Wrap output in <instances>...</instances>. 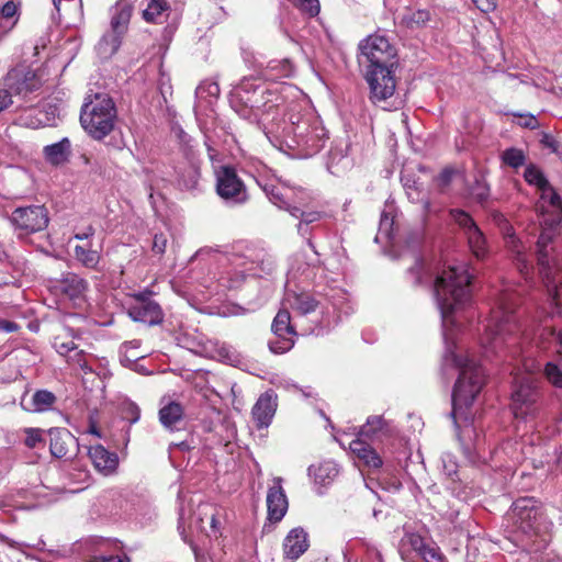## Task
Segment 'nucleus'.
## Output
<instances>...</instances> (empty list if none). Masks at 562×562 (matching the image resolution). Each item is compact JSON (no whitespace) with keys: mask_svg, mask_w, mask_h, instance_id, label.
Returning <instances> with one entry per match:
<instances>
[{"mask_svg":"<svg viewBox=\"0 0 562 562\" xmlns=\"http://www.w3.org/2000/svg\"><path fill=\"white\" fill-rule=\"evenodd\" d=\"M265 191L269 198V200L279 206L280 209H284L291 213L293 206H291L290 200L292 195L295 194V187H290L285 184L280 186H266Z\"/></svg>","mask_w":562,"mask_h":562,"instance_id":"obj_29","label":"nucleus"},{"mask_svg":"<svg viewBox=\"0 0 562 562\" xmlns=\"http://www.w3.org/2000/svg\"><path fill=\"white\" fill-rule=\"evenodd\" d=\"M493 220L496 223V225L499 227L502 234L505 231H508V229L513 228V226L509 224L507 218L502 213H498V212L494 213L493 214Z\"/></svg>","mask_w":562,"mask_h":562,"instance_id":"obj_62","label":"nucleus"},{"mask_svg":"<svg viewBox=\"0 0 562 562\" xmlns=\"http://www.w3.org/2000/svg\"><path fill=\"white\" fill-rule=\"evenodd\" d=\"M450 215L462 228L471 252L477 259H484L488 254L487 241L473 218L462 210H451Z\"/></svg>","mask_w":562,"mask_h":562,"instance_id":"obj_12","label":"nucleus"},{"mask_svg":"<svg viewBox=\"0 0 562 562\" xmlns=\"http://www.w3.org/2000/svg\"><path fill=\"white\" fill-rule=\"evenodd\" d=\"M518 124L522 127L535 130L538 127V120L533 115H520Z\"/></svg>","mask_w":562,"mask_h":562,"instance_id":"obj_61","label":"nucleus"},{"mask_svg":"<svg viewBox=\"0 0 562 562\" xmlns=\"http://www.w3.org/2000/svg\"><path fill=\"white\" fill-rule=\"evenodd\" d=\"M394 217L390 212L383 211L381 214L380 225H379V234L384 236L385 238L392 237Z\"/></svg>","mask_w":562,"mask_h":562,"instance_id":"obj_51","label":"nucleus"},{"mask_svg":"<svg viewBox=\"0 0 562 562\" xmlns=\"http://www.w3.org/2000/svg\"><path fill=\"white\" fill-rule=\"evenodd\" d=\"M482 12H491L496 8L495 0H472Z\"/></svg>","mask_w":562,"mask_h":562,"instance_id":"obj_63","label":"nucleus"},{"mask_svg":"<svg viewBox=\"0 0 562 562\" xmlns=\"http://www.w3.org/2000/svg\"><path fill=\"white\" fill-rule=\"evenodd\" d=\"M552 235L549 231H543L537 241L538 247V263L540 266V272L543 278H547L549 280L550 274L555 273L553 268L550 266L548 256L544 252L546 247L551 241Z\"/></svg>","mask_w":562,"mask_h":562,"instance_id":"obj_35","label":"nucleus"},{"mask_svg":"<svg viewBox=\"0 0 562 562\" xmlns=\"http://www.w3.org/2000/svg\"><path fill=\"white\" fill-rule=\"evenodd\" d=\"M282 305L288 310L292 308L301 315H306L315 311L317 302L308 293L288 291L284 295Z\"/></svg>","mask_w":562,"mask_h":562,"instance_id":"obj_24","label":"nucleus"},{"mask_svg":"<svg viewBox=\"0 0 562 562\" xmlns=\"http://www.w3.org/2000/svg\"><path fill=\"white\" fill-rule=\"evenodd\" d=\"M541 144L562 158V142L549 134H544L541 138Z\"/></svg>","mask_w":562,"mask_h":562,"instance_id":"obj_54","label":"nucleus"},{"mask_svg":"<svg viewBox=\"0 0 562 562\" xmlns=\"http://www.w3.org/2000/svg\"><path fill=\"white\" fill-rule=\"evenodd\" d=\"M311 200L312 196L305 189L295 187V194L292 195L290 203L291 205L294 203L304 206L307 205Z\"/></svg>","mask_w":562,"mask_h":562,"instance_id":"obj_56","label":"nucleus"},{"mask_svg":"<svg viewBox=\"0 0 562 562\" xmlns=\"http://www.w3.org/2000/svg\"><path fill=\"white\" fill-rule=\"evenodd\" d=\"M543 281L548 291L551 305H553L555 313H559V284L562 283V278L553 273L550 274L549 280L547 278H543Z\"/></svg>","mask_w":562,"mask_h":562,"instance_id":"obj_44","label":"nucleus"},{"mask_svg":"<svg viewBox=\"0 0 562 562\" xmlns=\"http://www.w3.org/2000/svg\"><path fill=\"white\" fill-rule=\"evenodd\" d=\"M0 13L2 18L11 19L15 14L18 15V5L14 2L9 1L2 5Z\"/></svg>","mask_w":562,"mask_h":562,"instance_id":"obj_60","label":"nucleus"},{"mask_svg":"<svg viewBox=\"0 0 562 562\" xmlns=\"http://www.w3.org/2000/svg\"><path fill=\"white\" fill-rule=\"evenodd\" d=\"M291 215L296 217V218H301V222L297 225V232L301 235H305L306 234V226L308 224L318 222L323 217V213L322 212H318V211L304 212L299 206H293L292 207Z\"/></svg>","mask_w":562,"mask_h":562,"instance_id":"obj_42","label":"nucleus"},{"mask_svg":"<svg viewBox=\"0 0 562 562\" xmlns=\"http://www.w3.org/2000/svg\"><path fill=\"white\" fill-rule=\"evenodd\" d=\"M401 181L406 190L407 198L413 203H420L424 213L430 212L429 200L426 198V194L423 192L417 181L407 172V170L402 171Z\"/></svg>","mask_w":562,"mask_h":562,"instance_id":"obj_26","label":"nucleus"},{"mask_svg":"<svg viewBox=\"0 0 562 562\" xmlns=\"http://www.w3.org/2000/svg\"><path fill=\"white\" fill-rule=\"evenodd\" d=\"M276 409L277 402L273 394L270 392L261 394L251 409V415L257 427H268L274 416Z\"/></svg>","mask_w":562,"mask_h":562,"instance_id":"obj_19","label":"nucleus"},{"mask_svg":"<svg viewBox=\"0 0 562 562\" xmlns=\"http://www.w3.org/2000/svg\"><path fill=\"white\" fill-rule=\"evenodd\" d=\"M359 48L361 63L367 64V69H391L397 66L396 48L384 35L368 36L360 43Z\"/></svg>","mask_w":562,"mask_h":562,"instance_id":"obj_7","label":"nucleus"},{"mask_svg":"<svg viewBox=\"0 0 562 562\" xmlns=\"http://www.w3.org/2000/svg\"><path fill=\"white\" fill-rule=\"evenodd\" d=\"M132 15V7L126 2H116L111 8V31L120 36L126 33Z\"/></svg>","mask_w":562,"mask_h":562,"instance_id":"obj_25","label":"nucleus"},{"mask_svg":"<svg viewBox=\"0 0 562 562\" xmlns=\"http://www.w3.org/2000/svg\"><path fill=\"white\" fill-rule=\"evenodd\" d=\"M301 7L312 16L318 14L319 12L318 0H302Z\"/></svg>","mask_w":562,"mask_h":562,"instance_id":"obj_59","label":"nucleus"},{"mask_svg":"<svg viewBox=\"0 0 562 562\" xmlns=\"http://www.w3.org/2000/svg\"><path fill=\"white\" fill-rule=\"evenodd\" d=\"M78 364L81 370V383L83 389L89 393H97V395L100 396L103 391V382L99 374L86 363H81L80 359L78 360Z\"/></svg>","mask_w":562,"mask_h":562,"instance_id":"obj_34","label":"nucleus"},{"mask_svg":"<svg viewBox=\"0 0 562 562\" xmlns=\"http://www.w3.org/2000/svg\"><path fill=\"white\" fill-rule=\"evenodd\" d=\"M183 407L177 402H170L159 411V420L167 429L175 430L183 418Z\"/></svg>","mask_w":562,"mask_h":562,"instance_id":"obj_33","label":"nucleus"},{"mask_svg":"<svg viewBox=\"0 0 562 562\" xmlns=\"http://www.w3.org/2000/svg\"><path fill=\"white\" fill-rule=\"evenodd\" d=\"M307 548V535L301 528L292 529L283 542L284 557L291 561L299 559Z\"/></svg>","mask_w":562,"mask_h":562,"instance_id":"obj_22","label":"nucleus"},{"mask_svg":"<svg viewBox=\"0 0 562 562\" xmlns=\"http://www.w3.org/2000/svg\"><path fill=\"white\" fill-rule=\"evenodd\" d=\"M16 123L29 128H40L49 126V120L43 117V113L38 106H34L23 111L18 117Z\"/></svg>","mask_w":562,"mask_h":562,"instance_id":"obj_38","label":"nucleus"},{"mask_svg":"<svg viewBox=\"0 0 562 562\" xmlns=\"http://www.w3.org/2000/svg\"><path fill=\"white\" fill-rule=\"evenodd\" d=\"M56 402L54 393L47 390H38L30 397L25 393L21 398V407L31 413H43L50 409Z\"/></svg>","mask_w":562,"mask_h":562,"instance_id":"obj_21","label":"nucleus"},{"mask_svg":"<svg viewBox=\"0 0 562 562\" xmlns=\"http://www.w3.org/2000/svg\"><path fill=\"white\" fill-rule=\"evenodd\" d=\"M458 370L459 376L452 391V416H461L469 408L481 392L485 374L482 367L470 356L450 352L445 357Z\"/></svg>","mask_w":562,"mask_h":562,"instance_id":"obj_3","label":"nucleus"},{"mask_svg":"<svg viewBox=\"0 0 562 562\" xmlns=\"http://www.w3.org/2000/svg\"><path fill=\"white\" fill-rule=\"evenodd\" d=\"M470 194L477 202L483 203L490 195V188L483 179H475L471 187Z\"/></svg>","mask_w":562,"mask_h":562,"instance_id":"obj_50","label":"nucleus"},{"mask_svg":"<svg viewBox=\"0 0 562 562\" xmlns=\"http://www.w3.org/2000/svg\"><path fill=\"white\" fill-rule=\"evenodd\" d=\"M349 448L363 463L370 468L379 469L382 465V459L376 451L361 438L353 439Z\"/></svg>","mask_w":562,"mask_h":562,"instance_id":"obj_27","label":"nucleus"},{"mask_svg":"<svg viewBox=\"0 0 562 562\" xmlns=\"http://www.w3.org/2000/svg\"><path fill=\"white\" fill-rule=\"evenodd\" d=\"M547 380L555 387L562 389V369L554 362H548L544 367Z\"/></svg>","mask_w":562,"mask_h":562,"instance_id":"obj_49","label":"nucleus"},{"mask_svg":"<svg viewBox=\"0 0 562 562\" xmlns=\"http://www.w3.org/2000/svg\"><path fill=\"white\" fill-rule=\"evenodd\" d=\"M11 221L18 229L31 234L45 229L49 220L43 205H32L15 209Z\"/></svg>","mask_w":562,"mask_h":562,"instance_id":"obj_13","label":"nucleus"},{"mask_svg":"<svg viewBox=\"0 0 562 562\" xmlns=\"http://www.w3.org/2000/svg\"><path fill=\"white\" fill-rule=\"evenodd\" d=\"M187 161L177 167V183L182 190H193L200 179V161L190 149L186 151Z\"/></svg>","mask_w":562,"mask_h":562,"instance_id":"obj_18","label":"nucleus"},{"mask_svg":"<svg viewBox=\"0 0 562 562\" xmlns=\"http://www.w3.org/2000/svg\"><path fill=\"white\" fill-rule=\"evenodd\" d=\"M403 548L409 547L414 552L420 555L424 550L428 547L425 540L417 533H408L402 540Z\"/></svg>","mask_w":562,"mask_h":562,"instance_id":"obj_48","label":"nucleus"},{"mask_svg":"<svg viewBox=\"0 0 562 562\" xmlns=\"http://www.w3.org/2000/svg\"><path fill=\"white\" fill-rule=\"evenodd\" d=\"M87 291V281L72 277V316H85L89 312L91 305L86 294Z\"/></svg>","mask_w":562,"mask_h":562,"instance_id":"obj_23","label":"nucleus"},{"mask_svg":"<svg viewBox=\"0 0 562 562\" xmlns=\"http://www.w3.org/2000/svg\"><path fill=\"white\" fill-rule=\"evenodd\" d=\"M400 23L408 29H418L424 26L429 20L430 14L427 10H412L406 9L397 15Z\"/></svg>","mask_w":562,"mask_h":562,"instance_id":"obj_36","label":"nucleus"},{"mask_svg":"<svg viewBox=\"0 0 562 562\" xmlns=\"http://www.w3.org/2000/svg\"><path fill=\"white\" fill-rule=\"evenodd\" d=\"M502 159L509 167L518 168L525 164L526 156L521 149L512 147L503 151Z\"/></svg>","mask_w":562,"mask_h":562,"instance_id":"obj_47","label":"nucleus"},{"mask_svg":"<svg viewBox=\"0 0 562 562\" xmlns=\"http://www.w3.org/2000/svg\"><path fill=\"white\" fill-rule=\"evenodd\" d=\"M395 68L367 69L366 80L370 88V100L374 104L386 102L396 89Z\"/></svg>","mask_w":562,"mask_h":562,"instance_id":"obj_11","label":"nucleus"},{"mask_svg":"<svg viewBox=\"0 0 562 562\" xmlns=\"http://www.w3.org/2000/svg\"><path fill=\"white\" fill-rule=\"evenodd\" d=\"M516 296L509 290L502 291L485 325V333L481 337V346L486 357L497 353L498 349L507 342V337L517 330L514 315Z\"/></svg>","mask_w":562,"mask_h":562,"instance_id":"obj_4","label":"nucleus"},{"mask_svg":"<svg viewBox=\"0 0 562 562\" xmlns=\"http://www.w3.org/2000/svg\"><path fill=\"white\" fill-rule=\"evenodd\" d=\"M265 94L270 93L255 87L250 79H244L232 91V108L239 116L256 122L268 137L292 135L294 143L305 147L310 155L317 153L327 137L322 122L314 115L293 114L281 131L279 109L265 101Z\"/></svg>","mask_w":562,"mask_h":562,"instance_id":"obj_1","label":"nucleus"},{"mask_svg":"<svg viewBox=\"0 0 562 562\" xmlns=\"http://www.w3.org/2000/svg\"><path fill=\"white\" fill-rule=\"evenodd\" d=\"M75 256L78 262L83 267L93 269L100 261V254L92 249L90 241L75 247Z\"/></svg>","mask_w":562,"mask_h":562,"instance_id":"obj_39","label":"nucleus"},{"mask_svg":"<svg viewBox=\"0 0 562 562\" xmlns=\"http://www.w3.org/2000/svg\"><path fill=\"white\" fill-rule=\"evenodd\" d=\"M122 43V36L110 31L104 34L98 44V52L101 57L109 58L114 55L120 48Z\"/></svg>","mask_w":562,"mask_h":562,"instance_id":"obj_41","label":"nucleus"},{"mask_svg":"<svg viewBox=\"0 0 562 562\" xmlns=\"http://www.w3.org/2000/svg\"><path fill=\"white\" fill-rule=\"evenodd\" d=\"M4 87L15 95L26 97L29 93L37 90L42 80L32 69L20 66L11 69L4 78Z\"/></svg>","mask_w":562,"mask_h":562,"instance_id":"obj_14","label":"nucleus"},{"mask_svg":"<svg viewBox=\"0 0 562 562\" xmlns=\"http://www.w3.org/2000/svg\"><path fill=\"white\" fill-rule=\"evenodd\" d=\"M536 211L543 216V224L552 228L562 220V201L554 189L548 184L540 189Z\"/></svg>","mask_w":562,"mask_h":562,"instance_id":"obj_15","label":"nucleus"},{"mask_svg":"<svg viewBox=\"0 0 562 562\" xmlns=\"http://www.w3.org/2000/svg\"><path fill=\"white\" fill-rule=\"evenodd\" d=\"M200 514L204 515L210 524L211 531L209 533L210 537H217L221 530V522L218 517L221 516V509L214 507L213 505L204 504L199 506Z\"/></svg>","mask_w":562,"mask_h":562,"instance_id":"obj_43","label":"nucleus"},{"mask_svg":"<svg viewBox=\"0 0 562 562\" xmlns=\"http://www.w3.org/2000/svg\"><path fill=\"white\" fill-rule=\"evenodd\" d=\"M282 482L281 477H274L272 485L269 486L267 492L268 519L274 522L280 521L284 517L289 507Z\"/></svg>","mask_w":562,"mask_h":562,"instance_id":"obj_17","label":"nucleus"},{"mask_svg":"<svg viewBox=\"0 0 562 562\" xmlns=\"http://www.w3.org/2000/svg\"><path fill=\"white\" fill-rule=\"evenodd\" d=\"M41 112L43 113V117L49 120V125H55L57 116L59 114V109L56 104L45 103L38 105Z\"/></svg>","mask_w":562,"mask_h":562,"instance_id":"obj_53","label":"nucleus"},{"mask_svg":"<svg viewBox=\"0 0 562 562\" xmlns=\"http://www.w3.org/2000/svg\"><path fill=\"white\" fill-rule=\"evenodd\" d=\"M50 452L56 458H61L67 453L66 443L63 441V431L58 428L49 430Z\"/></svg>","mask_w":562,"mask_h":562,"instance_id":"obj_45","label":"nucleus"},{"mask_svg":"<svg viewBox=\"0 0 562 562\" xmlns=\"http://www.w3.org/2000/svg\"><path fill=\"white\" fill-rule=\"evenodd\" d=\"M503 237L506 248L516 256V259L519 262V270L521 272L528 270V262L525 258L526 247L519 237L516 236L514 228L505 231L503 233Z\"/></svg>","mask_w":562,"mask_h":562,"instance_id":"obj_32","label":"nucleus"},{"mask_svg":"<svg viewBox=\"0 0 562 562\" xmlns=\"http://www.w3.org/2000/svg\"><path fill=\"white\" fill-rule=\"evenodd\" d=\"M419 557L424 562H446L443 555L435 546H428Z\"/></svg>","mask_w":562,"mask_h":562,"instance_id":"obj_52","label":"nucleus"},{"mask_svg":"<svg viewBox=\"0 0 562 562\" xmlns=\"http://www.w3.org/2000/svg\"><path fill=\"white\" fill-rule=\"evenodd\" d=\"M294 72L292 63L284 58L280 60H270L260 75L265 80L279 81L284 78H290Z\"/></svg>","mask_w":562,"mask_h":562,"instance_id":"obj_28","label":"nucleus"},{"mask_svg":"<svg viewBox=\"0 0 562 562\" xmlns=\"http://www.w3.org/2000/svg\"><path fill=\"white\" fill-rule=\"evenodd\" d=\"M26 438H25V445L29 448H34L36 445L42 441L41 430L36 428H27L25 430Z\"/></svg>","mask_w":562,"mask_h":562,"instance_id":"obj_58","label":"nucleus"},{"mask_svg":"<svg viewBox=\"0 0 562 562\" xmlns=\"http://www.w3.org/2000/svg\"><path fill=\"white\" fill-rule=\"evenodd\" d=\"M168 238L164 233L155 234L151 250L156 255H162L166 251Z\"/></svg>","mask_w":562,"mask_h":562,"instance_id":"obj_55","label":"nucleus"},{"mask_svg":"<svg viewBox=\"0 0 562 562\" xmlns=\"http://www.w3.org/2000/svg\"><path fill=\"white\" fill-rule=\"evenodd\" d=\"M169 5L165 0H149L147 7L143 11V16L147 22L161 23L166 18Z\"/></svg>","mask_w":562,"mask_h":562,"instance_id":"obj_40","label":"nucleus"},{"mask_svg":"<svg viewBox=\"0 0 562 562\" xmlns=\"http://www.w3.org/2000/svg\"><path fill=\"white\" fill-rule=\"evenodd\" d=\"M47 162L54 166L61 165L68 160L70 155V140L65 137L60 142L47 145L43 149Z\"/></svg>","mask_w":562,"mask_h":562,"instance_id":"obj_31","label":"nucleus"},{"mask_svg":"<svg viewBox=\"0 0 562 562\" xmlns=\"http://www.w3.org/2000/svg\"><path fill=\"white\" fill-rule=\"evenodd\" d=\"M271 328L274 334V339L269 341L270 351L276 355H282L291 350L294 346L296 331L291 325V315L285 306L280 308L276 315Z\"/></svg>","mask_w":562,"mask_h":562,"instance_id":"obj_10","label":"nucleus"},{"mask_svg":"<svg viewBox=\"0 0 562 562\" xmlns=\"http://www.w3.org/2000/svg\"><path fill=\"white\" fill-rule=\"evenodd\" d=\"M338 465L334 461H323L308 468V474L319 485L330 484L338 475Z\"/></svg>","mask_w":562,"mask_h":562,"instance_id":"obj_30","label":"nucleus"},{"mask_svg":"<svg viewBox=\"0 0 562 562\" xmlns=\"http://www.w3.org/2000/svg\"><path fill=\"white\" fill-rule=\"evenodd\" d=\"M207 92L209 95L216 97L220 94V87L216 82L205 81L196 88L198 94Z\"/></svg>","mask_w":562,"mask_h":562,"instance_id":"obj_57","label":"nucleus"},{"mask_svg":"<svg viewBox=\"0 0 562 562\" xmlns=\"http://www.w3.org/2000/svg\"><path fill=\"white\" fill-rule=\"evenodd\" d=\"M88 454L94 468L104 475L115 472L119 458L116 453H111L104 447L97 445L88 449Z\"/></svg>","mask_w":562,"mask_h":562,"instance_id":"obj_20","label":"nucleus"},{"mask_svg":"<svg viewBox=\"0 0 562 562\" xmlns=\"http://www.w3.org/2000/svg\"><path fill=\"white\" fill-rule=\"evenodd\" d=\"M389 432L390 426L382 416L369 417L366 425L359 430V435L367 438H375L380 435H387Z\"/></svg>","mask_w":562,"mask_h":562,"instance_id":"obj_37","label":"nucleus"},{"mask_svg":"<svg viewBox=\"0 0 562 562\" xmlns=\"http://www.w3.org/2000/svg\"><path fill=\"white\" fill-rule=\"evenodd\" d=\"M92 562H130V560L125 555L124 557H120V555H109V557L99 555V557H94L92 559Z\"/></svg>","mask_w":562,"mask_h":562,"instance_id":"obj_64","label":"nucleus"},{"mask_svg":"<svg viewBox=\"0 0 562 562\" xmlns=\"http://www.w3.org/2000/svg\"><path fill=\"white\" fill-rule=\"evenodd\" d=\"M216 192L228 203L243 204L248 200L244 181L238 177L235 168L221 166L215 170Z\"/></svg>","mask_w":562,"mask_h":562,"instance_id":"obj_9","label":"nucleus"},{"mask_svg":"<svg viewBox=\"0 0 562 562\" xmlns=\"http://www.w3.org/2000/svg\"><path fill=\"white\" fill-rule=\"evenodd\" d=\"M471 276L465 266H451L437 276L434 293L443 326L453 323L451 315L471 303Z\"/></svg>","mask_w":562,"mask_h":562,"instance_id":"obj_2","label":"nucleus"},{"mask_svg":"<svg viewBox=\"0 0 562 562\" xmlns=\"http://www.w3.org/2000/svg\"><path fill=\"white\" fill-rule=\"evenodd\" d=\"M134 303L128 307V316L135 322L156 325L162 321V312L157 302L147 293L133 295Z\"/></svg>","mask_w":562,"mask_h":562,"instance_id":"obj_16","label":"nucleus"},{"mask_svg":"<svg viewBox=\"0 0 562 562\" xmlns=\"http://www.w3.org/2000/svg\"><path fill=\"white\" fill-rule=\"evenodd\" d=\"M116 108L112 98L105 93H95L86 99L80 112V124L93 139L101 140L115 126Z\"/></svg>","mask_w":562,"mask_h":562,"instance_id":"obj_6","label":"nucleus"},{"mask_svg":"<svg viewBox=\"0 0 562 562\" xmlns=\"http://www.w3.org/2000/svg\"><path fill=\"white\" fill-rule=\"evenodd\" d=\"M524 177L528 183L536 186L539 190L550 184L542 171L533 165L525 169Z\"/></svg>","mask_w":562,"mask_h":562,"instance_id":"obj_46","label":"nucleus"},{"mask_svg":"<svg viewBox=\"0 0 562 562\" xmlns=\"http://www.w3.org/2000/svg\"><path fill=\"white\" fill-rule=\"evenodd\" d=\"M507 520L512 524L515 540L520 541L522 547L531 549L529 541L533 544L537 538L546 542L544 536L548 528L536 499L522 497L514 502L507 514Z\"/></svg>","mask_w":562,"mask_h":562,"instance_id":"obj_5","label":"nucleus"},{"mask_svg":"<svg viewBox=\"0 0 562 562\" xmlns=\"http://www.w3.org/2000/svg\"><path fill=\"white\" fill-rule=\"evenodd\" d=\"M538 383L532 374L528 373L517 379L512 393V407L515 417L525 419L528 416H533L538 411Z\"/></svg>","mask_w":562,"mask_h":562,"instance_id":"obj_8","label":"nucleus"}]
</instances>
